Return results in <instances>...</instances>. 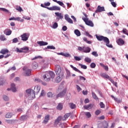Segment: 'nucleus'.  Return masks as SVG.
Wrapping results in <instances>:
<instances>
[{"instance_id": "nucleus-53", "label": "nucleus", "mask_w": 128, "mask_h": 128, "mask_svg": "<svg viewBox=\"0 0 128 128\" xmlns=\"http://www.w3.org/2000/svg\"><path fill=\"white\" fill-rule=\"evenodd\" d=\"M45 95H46L45 92H44V90H42V91L41 94H40V97H41V96H44Z\"/></svg>"}, {"instance_id": "nucleus-41", "label": "nucleus", "mask_w": 128, "mask_h": 128, "mask_svg": "<svg viewBox=\"0 0 128 128\" xmlns=\"http://www.w3.org/2000/svg\"><path fill=\"white\" fill-rule=\"evenodd\" d=\"M63 106L61 104H59L57 106V109L58 110H62V109Z\"/></svg>"}, {"instance_id": "nucleus-64", "label": "nucleus", "mask_w": 128, "mask_h": 128, "mask_svg": "<svg viewBox=\"0 0 128 128\" xmlns=\"http://www.w3.org/2000/svg\"><path fill=\"white\" fill-rule=\"evenodd\" d=\"M104 69L106 70V71H108V66L105 65L104 66Z\"/></svg>"}, {"instance_id": "nucleus-61", "label": "nucleus", "mask_w": 128, "mask_h": 128, "mask_svg": "<svg viewBox=\"0 0 128 128\" xmlns=\"http://www.w3.org/2000/svg\"><path fill=\"white\" fill-rule=\"evenodd\" d=\"M122 32H123V33L125 34H126L128 33V32H127L128 30L126 28H124Z\"/></svg>"}, {"instance_id": "nucleus-13", "label": "nucleus", "mask_w": 128, "mask_h": 128, "mask_svg": "<svg viewBox=\"0 0 128 128\" xmlns=\"http://www.w3.org/2000/svg\"><path fill=\"white\" fill-rule=\"evenodd\" d=\"M64 18L65 20L68 22V23L72 24H73V21L72 20V18H70L68 17V14H65L64 16Z\"/></svg>"}, {"instance_id": "nucleus-1", "label": "nucleus", "mask_w": 128, "mask_h": 128, "mask_svg": "<svg viewBox=\"0 0 128 128\" xmlns=\"http://www.w3.org/2000/svg\"><path fill=\"white\" fill-rule=\"evenodd\" d=\"M96 36L98 40H103L106 44V46L110 48H112L113 46L112 44H110V40L108 37L104 36H98L97 34H96Z\"/></svg>"}, {"instance_id": "nucleus-31", "label": "nucleus", "mask_w": 128, "mask_h": 128, "mask_svg": "<svg viewBox=\"0 0 128 128\" xmlns=\"http://www.w3.org/2000/svg\"><path fill=\"white\" fill-rule=\"evenodd\" d=\"M74 34L77 36H80L81 35L80 31L78 29L74 30Z\"/></svg>"}, {"instance_id": "nucleus-39", "label": "nucleus", "mask_w": 128, "mask_h": 128, "mask_svg": "<svg viewBox=\"0 0 128 128\" xmlns=\"http://www.w3.org/2000/svg\"><path fill=\"white\" fill-rule=\"evenodd\" d=\"M69 106L72 109H74L76 107V106L73 103H70Z\"/></svg>"}, {"instance_id": "nucleus-49", "label": "nucleus", "mask_w": 128, "mask_h": 128, "mask_svg": "<svg viewBox=\"0 0 128 128\" xmlns=\"http://www.w3.org/2000/svg\"><path fill=\"white\" fill-rule=\"evenodd\" d=\"M42 58V56H36V57H34V58H32V60H34L38 58Z\"/></svg>"}, {"instance_id": "nucleus-59", "label": "nucleus", "mask_w": 128, "mask_h": 128, "mask_svg": "<svg viewBox=\"0 0 128 128\" xmlns=\"http://www.w3.org/2000/svg\"><path fill=\"white\" fill-rule=\"evenodd\" d=\"M100 106L101 108H105V105L104 104L103 102H101L100 103Z\"/></svg>"}, {"instance_id": "nucleus-24", "label": "nucleus", "mask_w": 128, "mask_h": 128, "mask_svg": "<svg viewBox=\"0 0 128 128\" xmlns=\"http://www.w3.org/2000/svg\"><path fill=\"white\" fill-rule=\"evenodd\" d=\"M35 94H36L34 93L32 90V92L28 95V96L30 98V99L32 100L35 98Z\"/></svg>"}, {"instance_id": "nucleus-46", "label": "nucleus", "mask_w": 128, "mask_h": 128, "mask_svg": "<svg viewBox=\"0 0 128 128\" xmlns=\"http://www.w3.org/2000/svg\"><path fill=\"white\" fill-rule=\"evenodd\" d=\"M85 114L88 118H90L92 116V115L90 112H85Z\"/></svg>"}, {"instance_id": "nucleus-6", "label": "nucleus", "mask_w": 128, "mask_h": 128, "mask_svg": "<svg viewBox=\"0 0 128 128\" xmlns=\"http://www.w3.org/2000/svg\"><path fill=\"white\" fill-rule=\"evenodd\" d=\"M83 20L87 26H88L90 27H94V24L93 22L90 20H89L88 18H83Z\"/></svg>"}, {"instance_id": "nucleus-7", "label": "nucleus", "mask_w": 128, "mask_h": 128, "mask_svg": "<svg viewBox=\"0 0 128 128\" xmlns=\"http://www.w3.org/2000/svg\"><path fill=\"white\" fill-rule=\"evenodd\" d=\"M55 72H56V75L58 76H61V74H62V69L60 65H56Z\"/></svg>"}, {"instance_id": "nucleus-8", "label": "nucleus", "mask_w": 128, "mask_h": 128, "mask_svg": "<svg viewBox=\"0 0 128 128\" xmlns=\"http://www.w3.org/2000/svg\"><path fill=\"white\" fill-rule=\"evenodd\" d=\"M30 34L28 33H24L20 35V38H22V40L23 42H26L28 40Z\"/></svg>"}, {"instance_id": "nucleus-30", "label": "nucleus", "mask_w": 128, "mask_h": 128, "mask_svg": "<svg viewBox=\"0 0 128 128\" xmlns=\"http://www.w3.org/2000/svg\"><path fill=\"white\" fill-rule=\"evenodd\" d=\"M93 107V106L92 104H90L88 106H84V108L86 110H89V109H91Z\"/></svg>"}, {"instance_id": "nucleus-35", "label": "nucleus", "mask_w": 128, "mask_h": 128, "mask_svg": "<svg viewBox=\"0 0 128 128\" xmlns=\"http://www.w3.org/2000/svg\"><path fill=\"white\" fill-rule=\"evenodd\" d=\"M84 61L90 64L92 62V59H90V58H88V57H86L84 59Z\"/></svg>"}, {"instance_id": "nucleus-15", "label": "nucleus", "mask_w": 128, "mask_h": 128, "mask_svg": "<svg viewBox=\"0 0 128 128\" xmlns=\"http://www.w3.org/2000/svg\"><path fill=\"white\" fill-rule=\"evenodd\" d=\"M10 90H12V91L14 92H15L16 91V86H15V84L12 83V84H11V88H10H10H8L7 89V90L9 91Z\"/></svg>"}, {"instance_id": "nucleus-23", "label": "nucleus", "mask_w": 128, "mask_h": 128, "mask_svg": "<svg viewBox=\"0 0 128 128\" xmlns=\"http://www.w3.org/2000/svg\"><path fill=\"white\" fill-rule=\"evenodd\" d=\"M32 70L30 69H26L25 71V75L26 76H29L31 74Z\"/></svg>"}, {"instance_id": "nucleus-21", "label": "nucleus", "mask_w": 128, "mask_h": 128, "mask_svg": "<svg viewBox=\"0 0 128 128\" xmlns=\"http://www.w3.org/2000/svg\"><path fill=\"white\" fill-rule=\"evenodd\" d=\"M34 81L38 83L41 84H42L44 86H46V84L45 83V82H43V81H42V80H40V79H38V78H36V79H35Z\"/></svg>"}, {"instance_id": "nucleus-44", "label": "nucleus", "mask_w": 128, "mask_h": 128, "mask_svg": "<svg viewBox=\"0 0 128 128\" xmlns=\"http://www.w3.org/2000/svg\"><path fill=\"white\" fill-rule=\"evenodd\" d=\"M16 10L20 12L23 11V10H22V8L20 6H17L16 8Z\"/></svg>"}, {"instance_id": "nucleus-58", "label": "nucleus", "mask_w": 128, "mask_h": 128, "mask_svg": "<svg viewBox=\"0 0 128 128\" xmlns=\"http://www.w3.org/2000/svg\"><path fill=\"white\" fill-rule=\"evenodd\" d=\"M3 98L5 101H8L9 100L8 98L6 96H4Z\"/></svg>"}, {"instance_id": "nucleus-45", "label": "nucleus", "mask_w": 128, "mask_h": 128, "mask_svg": "<svg viewBox=\"0 0 128 128\" xmlns=\"http://www.w3.org/2000/svg\"><path fill=\"white\" fill-rule=\"evenodd\" d=\"M104 128H108V123L107 122H104Z\"/></svg>"}, {"instance_id": "nucleus-27", "label": "nucleus", "mask_w": 128, "mask_h": 128, "mask_svg": "<svg viewBox=\"0 0 128 128\" xmlns=\"http://www.w3.org/2000/svg\"><path fill=\"white\" fill-rule=\"evenodd\" d=\"M20 17H12L9 18V20H16V21H20Z\"/></svg>"}, {"instance_id": "nucleus-36", "label": "nucleus", "mask_w": 128, "mask_h": 128, "mask_svg": "<svg viewBox=\"0 0 128 128\" xmlns=\"http://www.w3.org/2000/svg\"><path fill=\"white\" fill-rule=\"evenodd\" d=\"M70 116V114H66L62 118L63 120H66Z\"/></svg>"}, {"instance_id": "nucleus-47", "label": "nucleus", "mask_w": 128, "mask_h": 128, "mask_svg": "<svg viewBox=\"0 0 128 128\" xmlns=\"http://www.w3.org/2000/svg\"><path fill=\"white\" fill-rule=\"evenodd\" d=\"M92 97L94 99H95L96 100H98V98L96 96V95L94 92L92 93Z\"/></svg>"}, {"instance_id": "nucleus-5", "label": "nucleus", "mask_w": 128, "mask_h": 128, "mask_svg": "<svg viewBox=\"0 0 128 128\" xmlns=\"http://www.w3.org/2000/svg\"><path fill=\"white\" fill-rule=\"evenodd\" d=\"M104 78H108L110 80L112 83L116 87H118V83L117 82H114V80L112 78H110L108 75H106V74H104V76H102Z\"/></svg>"}, {"instance_id": "nucleus-17", "label": "nucleus", "mask_w": 128, "mask_h": 128, "mask_svg": "<svg viewBox=\"0 0 128 128\" xmlns=\"http://www.w3.org/2000/svg\"><path fill=\"white\" fill-rule=\"evenodd\" d=\"M40 90V86H36L34 87V88L33 92L36 94H38L39 93Z\"/></svg>"}, {"instance_id": "nucleus-50", "label": "nucleus", "mask_w": 128, "mask_h": 128, "mask_svg": "<svg viewBox=\"0 0 128 128\" xmlns=\"http://www.w3.org/2000/svg\"><path fill=\"white\" fill-rule=\"evenodd\" d=\"M32 90H31L30 89L27 90H26V93L28 94V96L32 92Z\"/></svg>"}, {"instance_id": "nucleus-55", "label": "nucleus", "mask_w": 128, "mask_h": 128, "mask_svg": "<svg viewBox=\"0 0 128 128\" xmlns=\"http://www.w3.org/2000/svg\"><path fill=\"white\" fill-rule=\"evenodd\" d=\"M18 42V40L16 38H14L13 40H12V43H16Z\"/></svg>"}, {"instance_id": "nucleus-62", "label": "nucleus", "mask_w": 128, "mask_h": 128, "mask_svg": "<svg viewBox=\"0 0 128 128\" xmlns=\"http://www.w3.org/2000/svg\"><path fill=\"white\" fill-rule=\"evenodd\" d=\"M76 88L78 92H80L82 90V88L78 85L76 86Z\"/></svg>"}, {"instance_id": "nucleus-11", "label": "nucleus", "mask_w": 128, "mask_h": 128, "mask_svg": "<svg viewBox=\"0 0 128 128\" xmlns=\"http://www.w3.org/2000/svg\"><path fill=\"white\" fill-rule=\"evenodd\" d=\"M66 90H63L62 92H60V94H58L56 97V100H57L58 98H62L66 94Z\"/></svg>"}, {"instance_id": "nucleus-33", "label": "nucleus", "mask_w": 128, "mask_h": 128, "mask_svg": "<svg viewBox=\"0 0 128 128\" xmlns=\"http://www.w3.org/2000/svg\"><path fill=\"white\" fill-rule=\"evenodd\" d=\"M0 40L1 41H6V38L5 37L4 35L2 34L0 36Z\"/></svg>"}, {"instance_id": "nucleus-12", "label": "nucleus", "mask_w": 128, "mask_h": 128, "mask_svg": "<svg viewBox=\"0 0 128 128\" xmlns=\"http://www.w3.org/2000/svg\"><path fill=\"white\" fill-rule=\"evenodd\" d=\"M64 74H63V73H62L61 75H58V76L56 79V82L57 83L60 82L62 77L64 76Z\"/></svg>"}, {"instance_id": "nucleus-18", "label": "nucleus", "mask_w": 128, "mask_h": 128, "mask_svg": "<svg viewBox=\"0 0 128 128\" xmlns=\"http://www.w3.org/2000/svg\"><path fill=\"white\" fill-rule=\"evenodd\" d=\"M37 44L40 46H44L48 44V43L47 42H44V41H38Z\"/></svg>"}, {"instance_id": "nucleus-52", "label": "nucleus", "mask_w": 128, "mask_h": 128, "mask_svg": "<svg viewBox=\"0 0 128 128\" xmlns=\"http://www.w3.org/2000/svg\"><path fill=\"white\" fill-rule=\"evenodd\" d=\"M64 88V86L62 85H60L58 87V92H60Z\"/></svg>"}, {"instance_id": "nucleus-51", "label": "nucleus", "mask_w": 128, "mask_h": 128, "mask_svg": "<svg viewBox=\"0 0 128 128\" xmlns=\"http://www.w3.org/2000/svg\"><path fill=\"white\" fill-rule=\"evenodd\" d=\"M48 98H52L53 97V94L51 92H49L48 93Z\"/></svg>"}, {"instance_id": "nucleus-28", "label": "nucleus", "mask_w": 128, "mask_h": 128, "mask_svg": "<svg viewBox=\"0 0 128 128\" xmlns=\"http://www.w3.org/2000/svg\"><path fill=\"white\" fill-rule=\"evenodd\" d=\"M6 122L9 124H12L15 122L16 120H6Z\"/></svg>"}, {"instance_id": "nucleus-32", "label": "nucleus", "mask_w": 128, "mask_h": 128, "mask_svg": "<svg viewBox=\"0 0 128 128\" xmlns=\"http://www.w3.org/2000/svg\"><path fill=\"white\" fill-rule=\"evenodd\" d=\"M12 116V114L11 112L6 114L5 116L6 118H10Z\"/></svg>"}, {"instance_id": "nucleus-29", "label": "nucleus", "mask_w": 128, "mask_h": 128, "mask_svg": "<svg viewBox=\"0 0 128 128\" xmlns=\"http://www.w3.org/2000/svg\"><path fill=\"white\" fill-rule=\"evenodd\" d=\"M118 45H122L124 44V40L122 38H119L118 42Z\"/></svg>"}, {"instance_id": "nucleus-10", "label": "nucleus", "mask_w": 128, "mask_h": 128, "mask_svg": "<svg viewBox=\"0 0 128 128\" xmlns=\"http://www.w3.org/2000/svg\"><path fill=\"white\" fill-rule=\"evenodd\" d=\"M47 8L50 10H52V11H54V10H58L60 11V8L56 6H52V7H50V8Z\"/></svg>"}, {"instance_id": "nucleus-42", "label": "nucleus", "mask_w": 128, "mask_h": 128, "mask_svg": "<svg viewBox=\"0 0 128 128\" xmlns=\"http://www.w3.org/2000/svg\"><path fill=\"white\" fill-rule=\"evenodd\" d=\"M79 66H81V68L84 70H86L87 68V66L86 65H83L82 64H78Z\"/></svg>"}, {"instance_id": "nucleus-60", "label": "nucleus", "mask_w": 128, "mask_h": 128, "mask_svg": "<svg viewBox=\"0 0 128 128\" xmlns=\"http://www.w3.org/2000/svg\"><path fill=\"white\" fill-rule=\"evenodd\" d=\"M111 4H112V6L114 7V8H116V3L114 2H112Z\"/></svg>"}, {"instance_id": "nucleus-14", "label": "nucleus", "mask_w": 128, "mask_h": 128, "mask_svg": "<svg viewBox=\"0 0 128 128\" xmlns=\"http://www.w3.org/2000/svg\"><path fill=\"white\" fill-rule=\"evenodd\" d=\"M9 52V50H8V48H2L0 50V54L4 55L6 54H8Z\"/></svg>"}, {"instance_id": "nucleus-43", "label": "nucleus", "mask_w": 128, "mask_h": 128, "mask_svg": "<svg viewBox=\"0 0 128 128\" xmlns=\"http://www.w3.org/2000/svg\"><path fill=\"white\" fill-rule=\"evenodd\" d=\"M58 27V24L57 22H55L52 25V28L54 29H56Z\"/></svg>"}, {"instance_id": "nucleus-63", "label": "nucleus", "mask_w": 128, "mask_h": 128, "mask_svg": "<svg viewBox=\"0 0 128 128\" xmlns=\"http://www.w3.org/2000/svg\"><path fill=\"white\" fill-rule=\"evenodd\" d=\"M100 114V111L99 110H97L96 112V114L97 115V116L99 115Z\"/></svg>"}, {"instance_id": "nucleus-54", "label": "nucleus", "mask_w": 128, "mask_h": 128, "mask_svg": "<svg viewBox=\"0 0 128 128\" xmlns=\"http://www.w3.org/2000/svg\"><path fill=\"white\" fill-rule=\"evenodd\" d=\"M96 66V64H95V63H91V64H90V67H91L92 68H95Z\"/></svg>"}, {"instance_id": "nucleus-26", "label": "nucleus", "mask_w": 128, "mask_h": 128, "mask_svg": "<svg viewBox=\"0 0 128 128\" xmlns=\"http://www.w3.org/2000/svg\"><path fill=\"white\" fill-rule=\"evenodd\" d=\"M28 116H22L20 118V120L21 121H25L26 120H28Z\"/></svg>"}, {"instance_id": "nucleus-57", "label": "nucleus", "mask_w": 128, "mask_h": 128, "mask_svg": "<svg viewBox=\"0 0 128 128\" xmlns=\"http://www.w3.org/2000/svg\"><path fill=\"white\" fill-rule=\"evenodd\" d=\"M74 59L76 61H80L81 60V58H80V57H78V56H75Z\"/></svg>"}, {"instance_id": "nucleus-4", "label": "nucleus", "mask_w": 128, "mask_h": 128, "mask_svg": "<svg viewBox=\"0 0 128 128\" xmlns=\"http://www.w3.org/2000/svg\"><path fill=\"white\" fill-rule=\"evenodd\" d=\"M16 50L17 52L19 53H28L29 50V48L26 46L21 48L20 49H19L18 48H16Z\"/></svg>"}, {"instance_id": "nucleus-20", "label": "nucleus", "mask_w": 128, "mask_h": 128, "mask_svg": "<svg viewBox=\"0 0 128 128\" xmlns=\"http://www.w3.org/2000/svg\"><path fill=\"white\" fill-rule=\"evenodd\" d=\"M4 34L6 36H10L12 34V30L10 29L6 28L4 30Z\"/></svg>"}, {"instance_id": "nucleus-16", "label": "nucleus", "mask_w": 128, "mask_h": 128, "mask_svg": "<svg viewBox=\"0 0 128 128\" xmlns=\"http://www.w3.org/2000/svg\"><path fill=\"white\" fill-rule=\"evenodd\" d=\"M50 116L48 114L46 115L45 116L44 120L42 122V123L44 124H46L48 122V120H50Z\"/></svg>"}, {"instance_id": "nucleus-3", "label": "nucleus", "mask_w": 128, "mask_h": 128, "mask_svg": "<svg viewBox=\"0 0 128 128\" xmlns=\"http://www.w3.org/2000/svg\"><path fill=\"white\" fill-rule=\"evenodd\" d=\"M78 50L80 52H83L84 53H89L91 51V48L89 46H78Z\"/></svg>"}, {"instance_id": "nucleus-38", "label": "nucleus", "mask_w": 128, "mask_h": 128, "mask_svg": "<svg viewBox=\"0 0 128 128\" xmlns=\"http://www.w3.org/2000/svg\"><path fill=\"white\" fill-rule=\"evenodd\" d=\"M0 10L2 11L5 12H6V13H9L8 10L5 8H0Z\"/></svg>"}, {"instance_id": "nucleus-40", "label": "nucleus", "mask_w": 128, "mask_h": 128, "mask_svg": "<svg viewBox=\"0 0 128 128\" xmlns=\"http://www.w3.org/2000/svg\"><path fill=\"white\" fill-rule=\"evenodd\" d=\"M47 49L48 50H56V47L54 46H47Z\"/></svg>"}, {"instance_id": "nucleus-34", "label": "nucleus", "mask_w": 128, "mask_h": 128, "mask_svg": "<svg viewBox=\"0 0 128 128\" xmlns=\"http://www.w3.org/2000/svg\"><path fill=\"white\" fill-rule=\"evenodd\" d=\"M56 3L58 4L60 6L63 7L64 8H66V6L62 2L60 1H58Z\"/></svg>"}, {"instance_id": "nucleus-22", "label": "nucleus", "mask_w": 128, "mask_h": 128, "mask_svg": "<svg viewBox=\"0 0 128 128\" xmlns=\"http://www.w3.org/2000/svg\"><path fill=\"white\" fill-rule=\"evenodd\" d=\"M55 14L57 17L59 18V19L62 20L63 18V16L61 12H56Z\"/></svg>"}, {"instance_id": "nucleus-9", "label": "nucleus", "mask_w": 128, "mask_h": 128, "mask_svg": "<svg viewBox=\"0 0 128 128\" xmlns=\"http://www.w3.org/2000/svg\"><path fill=\"white\" fill-rule=\"evenodd\" d=\"M102 12H105L104 7L98 6L97 9L95 11V13Z\"/></svg>"}, {"instance_id": "nucleus-48", "label": "nucleus", "mask_w": 128, "mask_h": 128, "mask_svg": "<svg viewBox=\"0 0 128 128\" xmlns=\"http://www.w3.org/2000/svg\"><path fill=\"white\" fill-rule=\"evenodd\" d=\"M32 66L34 68H36L38 66V63H36V62H34V63H32Z\"/></svg>"}, {"instance_id": "nucleus-25", "label": "nucleus", "mask_w": 128, "mask_h": 128, "mask_svg": "<svg viewBox=\"0 0 128 128\" xmlns=\"http://www.w3.org/2000/svg\"><path fill=\"white\" fill-rule=\"evenodd\" d=\"M70 66L71 67V68L74 69V70H75L76 72H79V73L81 74H82V72H81V71H80V70H78V69H77V68H76V67H74L73 66V65H70Z\"/></svg>"}, {"instance_id": "nucleus-56", "label": "nucleus", "mask_w": 128, "mask_h": 128, "mask_svg": "<svg viewBox=\"0 0 128 128\" xmlns=\"http://www.w3.org/2000/svg\"><path fill=\"white\" fill-rule=\"evenodd\" d=\"M92 54L93 55V56H96V57H97V56H98V54H97V52H95V51H94V52H92Z\"/></svg>"}, {"instance_id": "nucleus-37", "label": "nucleus", "mask_w": 128, "mask_h": 128, "mask_svg": "<svg viewBox=\"0 0 128 128\" xmlns=\"http://www.w3.org/2000/svg\"><path fill=\"white\" fill-rule=\"evenodd\" d=\"M10 56V54H7V55H6V56H4V55H0V60L3 58H6Z\"/></svg>"}, {"instance_id": "nucleus-19", "label": "nucleus", "mask_w": 128, "mask_h": 128, "mask_svg": "<svg viewBox=\"0 0 128 128\" xmlns=\"http://www.w3.org/2000/svg\"><path fill=\"white\" fill-rule=\"evenodd\" d=\"M62 119V116H60L56 120L55 122H54V125L55 126H57L58 124L60 123V122L61 121Z\"/></svg>"}, {"instance_id": "nucleus-2", "label": "nucleus", "mask_w": 128, "mask_h": 128, "mask_svg": "<svg viewBox=\"0 0 128 128\" xmlns=\"http://www.w3.org/2000/svg\"><path fill=\"white\" fill-rule=\"evenodd\" d=\"M54 76L55 74L54 72L50 71L49 72H46L45 75H44L43 78L46 81L49 82L50 80V78H54Z\"/></svg>"}]
</instances>
